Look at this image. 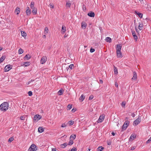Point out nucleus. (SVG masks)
<instances>
[{"label":"nucleus","instance_id":"nucleus-31","mask_svg":"<svg viewBox=\"0 0 151 151\" xmlns=\"http://www.w3.org/2000/svg\"><path fill=\"white\" fill-rule=\"evenodd\" d=\"M73 143V140H72L71 139H70V141H69L68 142V145H72Z\"/></svg>","mask_w":151,"mask_h":151},{"label":"nucleus","instance_id":"nucleus-64","mask_svg":"<svg viewBox=\"0 0 151 151\" xmlns=\"http://www.w3.org/2000/svg\"><path fill=\"white\" fill-rule=\"evenodd\" d=\"M135 30H136V31L137 32H138V29L136 28V27H135Z\"/></svg>","mask_w":151,"mask_h":151},{"label":"nucleus","instance_id":"nucleus-2","mask_svg":"<svg viewBox=\"0 0 151 151\" xmlns=\"http://www.w3.org/2000/svg\"><path fill=\"white\" fill-rule=\"evenodd\" d=\"M37 150V147L34 144H32L29 147L28 151H36Z\"/></svg>","mask_w":151,"mask_h":151},{"label":"nucleus","instance_id":"nucleus-29","mask_svg":"<svg viewBox=\"0 0 151 151\" xmlns=\"http://www.w3.org/2000/svg\"><path fill=\"white\" fill-rule=\"evenodd\" d=\"M104 149V148L102 146L99 147L97 148V150L98 151H101Z\"/></svg>","mask_w":151,"mask_h":151},{"label":"nucleus","instance_id":"nucleus-18","mask_svg":"<svg viewBox=\"0 0 151 151\" xmlns=\"http://www.w3.org/2000/svg\"><path fill=\"white\" fill-rule=\"evenodd\" d=\"M44 131V129L41 127H40L38 128V132L39 133H42Z\"/></svg>","mask_w":151,"mask_h":151},{"label":"nucleus","instance_id":"nucleus-5","mask_svg":"<svg viewBox=\"0 0 151 151\" xmlns=\"http://www.w3.org/2000/svg\"><path fill=\"white\" fill-rule=\"evenodd\" d=\"M12 68V66L10 65H6L4 69V70L5 72H7L9 70Z\"/></svg>","mask_w":151,"mask_h":151},{"label":"nucleus","instance_id":"nucleus-7","mask_svg":"<svg viewBox=\"0 0 151 151\" xmlns=\"http://www.w3.org/2000/svg\"><path fill=\"white\" fill-rule=\"evenodd\" d=\"M132 35L134 37V40H135V41H137L138 39V37L137 35H136L135 32L134 31H132Z\"/></svg>","mask_w":151,"mask_h":151},{"label":"nucleus","instance_id":"nucleus-30","mask_svg":"<svg viewBox=\"0 0 151 151\" xmlns=\"http://www.w3.org/2000/svg\"><path fill=\"white\" fill-rule=\"evenodd\" d=\"M135 137V135L134 134H132L130 137L129 139L130 140V139H131L133 140Z\"/></svg>","mask_w":151,"mask_h":151},{"label":"nucleus","instance_id":"nucleus-8","mask_svg":"<svg viewBox=\"0 0 151 151\" xmlns=\"http://www.w3.org/2000/svg\"><path fill=\"white\" fill-rule=\"evenodd\" d=\"M104 119V117L103 116H100L98 119L97 122L98 123H101L102 122Z\"/></svg>","mask_w":151,"mask_h":151},{"label":"nucleus","instance_id":"nucleus-40","mask_svg":"<svg viewBox=\"0 0 151 151\" xmlns=\"http://www.w3.org/2000/svg\"><path fill=\"white\" fill-rule=\"evenodd\" d=\"M71 3L69 2H67L66 4V6L70 7V6Z\"/></svg>","mask_w":151,"mask_h":151},{"label":"nucleus","instance_id":"nucleus-50","mask_svg":"<svg viewBox=\"0 0 151 151\" xmlns=\"http://www.w3.org/2000/svg\"><path fill=\"white\" fill-rule=\"evenodd\" d=\"M121 105L122 107H124L125 105V103L124 102H122V103Z\"/></svg>","mask_w":151,"mask_h":151},{"label":"nucleus","instance_id":"nucleus-36","mask_svg":"<svg viewBox=\"0 0 151 151\" xmlns=\"http://www.w3.org/2000/svg\"><path fill=\"white\" fill-rule=\"evenodd\" d=\"M23 52V50L21 48H20L19 50L18 53H19V54H22Z\"/></svg>","mask_w":151,"mask_h":151},{"label":"nucleus","instance_id":"nucleus-6","mask_svg":"<svg viewBox=\"0 0 151 151\" xmlns=\"http://www.w3.org/2000/svg\"><path fill=\"white\" fill-rule=\"evenodd\" d=\"M42 117L39 114H36L34 116V120L37 121H38Z\"/></svg>","mask_w":151,"mask_h":151},{"label":"nucleus","instance_id":"nucleus-38","mask_svg":"<svg viewBox=\"0 0 151 151\" xmlns=\"http://www.w3.org/2000/svg\"><path fill=\"white\" fill-rule=\"evenodd\" d=\"M34 3L33 2H32L30 4V7L32 9L34 7Z\"/></svg>","mask_w":151,"mask_h":151},{"label":"nucleus","instance_id":"nucleus-46","mask_svg":"<svg viewBox=\"0 0 151 151\" xmlns=\"http://www.w3.org/2000/svg\"><path fill=\"white\" fill-rule=\"evenodd\" d=\"M62 30H63V32H65L66 30L65 27L62 26Z\"/></svg>","mask_w":151,"mask_h":151},{"label":"nucleus","instance_id":"nucleus-41","mask_svg":"<svg viewBox=\"0 0 151 151\" xmlns=\"http://www.w3.org/2000/svg\"><path fill=\"white\" fill-rule=\"evenodd\" d=\"M127 127V126L124 124L122 127V129H123L125 130Z\"/></svg>","mask_w":151,"mask_h":151},{"label":"nucleus","instance_id":"nucleus-62","mask_svg":"<svg viewBox=\"0 0 151 151\" xmlns=\"http://www.w3.org/2000/svg\"><path fill=\"white\" fill-rule=\"evenodd\" d=\"M107 143L108 145H110L111 144V142H108Z\"/></svg>","mask_w":151,"mask_h":151},{"label":"nucleus","instance_id":"nucleus-54","mask_svg":"<svg viewBox=\"0 0 151 151\" xmlns=\"http://www.w3.org/2000/svg\"><path fill=\"white\" fill-rule=\"evenodd\" d=\"M66 126V125L65 124H62L61 127H64Z\"/></svg>","mask_w":151,"mask_h":151},{"label":"nucleus","instance_id":"nucleus-21","mask_svg":"<svg viewBox=\"0 0 151 151\" xmlns=\"http://www.w3.org/2000/svg\"><path fill=\"white\" fill-rule=\"evenodd\" d=\"M68 145V143L67 142H65L63 144L61 145H60L61 146V148H64L65 147H66Z\"/></svg>","mask_w":151,"mask_h":151},{"label":"nucleus","instance_id":"nucleus-25","mask_svg":"<svg viewBox=\"0 0 151 151\" xmlns=\"http://www.w3.org/2000/svg\"><path fill=\"white\" fill-rule=\"evenodd\" d=\"M85 98V96L83 94H82L80 96L79 98V99L81 101V102H82Z\"/></svg>","mask_w":151,"mask_h":151},{"label":"nucleus","instance_id":"nucleus-28","mask_svg":"<svg viewBox=\"0 0 151 151\" xmlns=\"http://www.w3.org/2000/svg\"><path fill=\"white\" fill-rule=\"evenodd\" d=\"M30 63L29 62H24V64H23L24 65L26 66H27L30 65Z\"/></svg>","mask_w":151,"mask_h":151},{"label":"nucleus","instance_id":"nucleus-61","mask_svg":"<svg viewBox=\"0 0 151 151\" xmlns=\"http://www.w3.org/2000/svg\"><path fill=\"white\" fill-rule=\"evenodd\" d=\"M128 117H126L125 118V120H126V121H128Z\"/></svg>","mask_w":151,"mask_h":151},{"label":"nucleus","instance_id":"nucleus-60","mask_svg":"<svg viewBox=\"0 0 151 151\" xmlns=\"http://www.w3.org/2000/svg\"><path fill=\"white\" fill-rule=\"evenodd\" d=\"M111 134L113 135V136H114L115 135V133L114 132H112L111 133Z\"/></svg>","mask_w":151,"mask_h":151},{"label":"nucleus","instance_id":"nucleus-3","mask_svg":"<svg viewBox=\"0 0 151 151\" xmlns=\"http://www.w3.org/2000/svg\"><path fill=\"white\" fill-rule=\"evenodd\" d=\"M141 116L139 115L138 118L135 120L134 122V125L135 126L137 125L141 122Z\"/></svg>","mask_w":151,"mask_h":151},{"label":"nucleus","instance_id":"nucleus-45","mask_svg":"<svg viewBox=\"0 0 151 151\" xmlns=\"http://www.w3.org/2000/svg\"><path fill=\"white\" fill-rule=\"evenodd\" d=\"M95 51V49L91 48L90 50V52H93Z\"/></svg>","mask_w":151,"mask_h":151},{"label":"nucleus","instance_id":"nucleus-43","mask_svg":"<svg viewBox=\"0 0 151 151\" xmlns=\"http://www.w3.org/2000/svg\"><path fill=\"white\" fill-rule=\"evenodd\" d=\"M70 151H76L77 150H76V148H75V147H73L70 150H69L68 151H70Z\"/></svg>","mask_w":151,"mask_h":151},{"label":"nucleus","instance_id":"nucleus-58","mask_svg":"<svg viewBox=\"0 0 151 151\" xmlns=\"http://www.w3.org/2000/svg\"><path fill=\"white\" fill-rule=\"evenodd\" d=\"M99 81L101 83H103V81L102 80L100 79V80Z\"/></svg>","mask_w":151,"mask_h":151},{"label":"nucleus","instance_id":"nucleus-37","mask_svg":"<svg viewBox=\"0 0 151 151\" xmlns=\"http://www.w3.org/2000/svg\"><path fill=\"white\" fill-rule=\"evenodd\" d=\"M72 108V105L69 104L67 106V109L68 110H70Z\"/></svg>","mask_w":151,"mask_h":151},{"label":"nucleus","instance_id":"nucleus-42","mask_svg":"<svg viewBox=\"0 0 151 151\" xmlns=\"http://www.w3.org/2000/svg\"><path fill=\"white\" fill-rule=\"evenodd\" d=\"M25 116H21L20 117V119H21V120H25Z\"/></svg>","mask_w":151,"mask_h":151},{"label":"nucleus","instance_id":"nucleus-63","mask_svg":"<svg viewBox=\"0 0 151 151\" xmlns=\"http://www.w3.org/2000/svg\"><path fill=\"white\" fill-rule=\"evenodd\" d=\"M42 37L44 38H45L46 37V36L45 35H44Z\"/></svg>","mask_w":151,"mask_h":151},{"label":"nucleus","instance_id":"nucleus-51","mask_svg":"<svg viewBox=\"0 0 151 151\" xmlns=\"http://www.w3.org/2000/svg\"><path fill=\"white\" fill-rule=\"evenodd\" d=\"M136 148L135 146H133L131 147V150H134Z\"/></svg>","mask_w":151,"mask_h":151},{"label":"nucleus","instance_id":"nucleus-33","mask_svg":"<svg viewBox=\"0 0 151 151\" xmlns=\"http://www.w3.org/2000/svg\"><path fill=\"white\" fill-rule=\"evenodd\" d=\"M74 123V122L73 120H70L68 122V123L70 126L73 125Z\"/></svg>","mask_w":151,"mask_h":151},{"label":"nucleus","instance_id":"nucleus-59","mask_svg":"<svg viewBox=\"0 0 151 151\" xmlns=\"http://www.w3.org/2000/svg\"><path fill=\"white\" fill-rule=\"evenodd\" d=\"M135 114H134V113H133V114H132V117H135Z\"/></svg>","mask_w":151,"mask_h":151},{"label":"nucleus","instance_id":"nucleus-32","mask_svg":"<svg viewBox=\"0 0 151 151\" xmlns=\"http://www.w3.org/2000/svg\"><path fill=\"white\" fill-rule=\"evenodd\" d=\"M76 137V134H72L70 137V139H71V138H72L73 139H74Z\"/></svg>","mask_w":151,"mask_h":151},{"label":"nucleus","instance_id":"nucleus-52","mask_svg":"<svg viewBox=\"0 0 151 151\" xmlns=\"http://www.w3.org/2000/svg\"><path fill=\"white\" fill-rule=\"evenodd\" d=\"M151 142V140L150 139V138L147 141L146 143L148 144L150 143Z\"/></svg>","mask_w":151,"mask_h":151},{"label":"nucleus","instance_id":"nucleus-15","mask_svg":"<svg viewBox=\"0 0 151 151\" xmlns=\"http://www.w3.org/2000/svg\"><path fill=\"white\" fill-rule=\"evenodd\" d=\"M74 67L73 64H71L68 67H67L66 68L67 69V70H68L69 69V68H70L71 70H72V69H73V68H74Z\"/></svg>","mask_w":151,"mask_h":151},{"label":"nucleus","instance_id":"nucleus-55","mask_svg":"<svg viewBox=\"0 0 151 151\" xmlns=\"http://www.w3.org/2000/svg\"><path fill=\"white\" fill-rule=\"evenodd\" d=\"M115 86L116 87H118V83L116 82H115Z\"/></svg>","mask_w":151,"mask_h":151},{"label":"nucleus","instance_id":"nucleus-10","mask_svg":"<svg viewBox=\"0 0 151 151\" xmlns=\"http://www.w3.org/2000/svg\"><path fill=\"white\" fill-rule=\"evenodd\" d=\"M133 76L132 78V80H136L137 78V74L136 72L135 71H134L133 73Z\"/></svg>","mask_w":151,"mask_h":151},{"label":"nucleus","instance_id":"nucleus-53","mask_svg":"<svg viewBox=\"0 0 151 151\" xmlns=\"http://www.w3.org/2000/svg\"><path fill=\"white\" fill-rule=\"evenodd\" d=\"M50 7L51 8H54V5L52 4H50Z\"/></svg>","mask_w":151,"mask_h":151},{"label":"nucleus","instance_id":"nucleus-12","mask_svg":"<svg viewBox=\"0 0 151 151\" xmlns=\"http://www.w3.org/2000/svg\"><path fill=\"white\" fill-rule=\"evenodd\" d=\"M143 25L142 22H139V23L138 29H139V30H142Z\"/></svg>","mask_w":151,"mask_h":151},{"label":"nucleus","instance_id":"nucleus-23","mask_svg":"<svg viewBox=\"0 0 151 151\" xmlns=\"http://www.w3.org/2000/svg\"><path fill=\"white\" fill-rule=\"evenodd\" d=\"M63 92L64 91L63 89H60L58 92V94L59 95H61L63 94Z\"/></svg>","mask_w":151,"mask_h":151},{"label":"nucleus","instance_id":"nucleus-1","mask_svg":"<svg viewBox=\"0 0 151 151\" xmlns=\"http://www.w3.org/2000/svg\"><path fill=\"white\" fill-rule=\"evenodd\" d=\"M9 104L6 102H4L0 106V109L1 111H6L8 109Z\"/></svg>","mask_w":151,"mask_h":151},{"label":"nucleus","instance_id":"nucleus-22","mask_svg":"<svg viewBox=\"0 0 151 151\" xmlns=\"http://www.w3.org/2000/svg\"><path fill=\"white\" fill-rule=\"evenodd\" d=\"M32 9V13L33 14L35 15L37 14V9L35 8H33Z\"/></svg>","mask_w":151,"mask_h":151},{"label":"nucleus","instance_id":"nucleus-57","mask_svg":"<svg viewBox=\"0 0 151 151\" xmlns=\"http://www.w3.org/2000/svg\"><path fill=\"white\" fill-rule=\"evenodd\" d=\"M76 111V110L75 109H73L71 111L73 112H75Z\"/></svg>","mask_w":151,"mask_h":151},{"label":"nucleus","instance_id":"nucleus-47","mask_svg":"<svg viewBox=\"0 0 151 151\" xmlns=\"http://www.w3.org/2000/svg\"><path fill=\"white\" fill-rule=\"evenodd\" d=\"M28 94L29 96H32V92L31 91H29L28 92Z\"/></svg>","mask_w":151,"mask_h":151},{"label":"nucleus","instance_id":"nucleus-27","mask_svg":"<svg viewBox=\"0 0 151 151\" xmlns=\"http://www.w3.org/2000/svg\"><path fill=\"white\" fill-rule=\"evenodd\" d=\"M21 32L22 36L23 37H26L27 36V34L25 32L22 31Z\"/></svg>","mask_w":151,"mask_h":151},{"label":"nucleus","instance_id":"nucleus-13","mask_svg":"<svg viewBox=\"0 0 151 151\" xmlns=\"http://www.w3.org/2000/svg\"><path fill=\"white\" fill-rule=\"evenodd\" d=\"M31 56L29 55H26L24 57V60L26 59L27 60H28L30 58Z\"/></svg>","mask_w":151,"mask_h":151},{"label":"nucleus","instance_id":"nucleus-48","mask_svg":"<svg viewBox=\"0 0 151 151\" xmlns=\"http://www.w3.org/2000/svg\"><path fill=\"white\" fill-rule=\"evenodd\" d=\"M83 9V10L85 11L86 9V6L85 5H83L82 6Z\"/></svg>","mask_w":151,"mask_h":151},{"label":"nucleus","instance_id":"nucleus-44","mask_svg":"<svg viewBox=\"0 0 151 151\" xmlns=\"http://www.w3.org/2000/svg\"><path fill=\"white\" fill-rule=\"evenodd\" d=\"M114 70L115 74H117L118 73L117 68H115Z\"/></svg>","mask_w":151,"mask_h":151},{"label":"nucleus","instance_id":"nucleus-24","mask_svg":"<svg viewBox=\"0 0 151 151\" xmlns=\"http://www.w3.org/2000/svg\"><path fill=\"white\" fill-rule=\"evenodd\" d=\"M6 58L5 56H2L0 58V63H2Z\"/></svg>","mask_w":151,"mask_h":151},{"label":"nucleus","instance_id":"nucleus-19","mask_svg":"<svg viewBox=\"0 0 151 151\" xmlns=\"http://www.w3.org/2000/svg\"><path fill=\"white\" fill-rule=\"evenodd\" d=\"M135 13L137 14L138 16L141 18H142L143 16V14L142 13L137 12V11L135 12Z\"/></svg>","mask_w":151,"mask_h":151},{"label":"nucleus","instance_id":"nucleus-39","mask_svg":"<svg viewBox=\"0 0 151 151\" xmlns=\"http://www.w3.org/2000/svg\"><path fill=\"white\" fill-rule=\"evenodd\" d=\"M14 140V138L13 137H11L10 138L9 140H8V142H11L12 141Z\"/></svg>","mask_w":151,"mask_h":151},{"label":"nucleus","instance_id":"nucleus-35","mask_svg":"<svg viewBox=\"0 0 151 151\" xmlns=\"http://www.w3.org/2000/svg\"><path fill=\"white\" fill-rule=\"evenodd\" d=\"M48 32V28L47 27H45V32L44 33L45 34H46Z\"/></svg>","mask_w":151,"mask_h":151},{"label":"nucleus","instance_id":"nucleus-9","mask_svg":"<svg viewBox=\"0 0 151 151\" xmlns=\"http://www.w3.org/2000/svg\"><path fill=\"white\" fill-rule=\"evenodd\" d=\"M26 13L27 15H29L31 13V11L29 9V7L27 8V9L26 11Z\"/></svg>","mask_w":151,"mask_h":151},{"label":"nucleus","instance_id":"nucleus-11","mask_svg":"<svg viewBox=\"0 0 151 151\" xmlns=\"http://www.w3.org/2000/svg\"><path fill=\"white\" fill-rule=\"evenodd\" d=\"M116 54L118 57H121L122 53L121 50H116Z\"/></svg>","mask_w":151,"mask_h":151},{"label":"nucleus","instance_id":"nucleus-34","mask_svg":"<svg viewBox=\"0 0 151 151\" xmlns=\"http://www.w3.org/2000/svg\"><path fill=\"white\" fill-rule=\"evenodd\" d=\"M129 121H126L125 122L124 124H125V126L128 127V126L129 125Z\"/></svg>","mask_w":151,"mask_h":151},{"label":"nucleus","instance_id":"nucleus-14","mask_svg":"<svg viewBox=\"0 0 151 151\" xmlns=\"http://www.w3.org/2000/svg\"><path fill=\"white\" fill-rule=\"evenodd\" d=\"M15 12H17V14L18 15L20 12V8L18 7H17L15 10Z\"/></svg>","mask_w":151,"mask_h":151},{"label":"nucleus","instance_id":"nucleus-4","mask_svg":"<svg viewBox=\"0 0 151 151\" xmlns=\"http://www.w3.org/2000/svg\"><path fill=\"white\" fill-rule=\"evenodd\" d=\"M47 60V58L46 56H43L40 60V63L42 64H43L46 62Z\"/></svg>","mask_w":151,"mask_h":151},{"label":"nucleus","instance_id":"nucleus-20","mask_svg":"<svg viewBox=\"0 0 151 151\" xmlns=\"http://www.w3.org/2000/svg\"><path fill=\"white\" fill-rule=\"evenodd\" d=\"M122 48V46L120 44H118L117 45L116 48V50H121Z\"/></svg>","mask_w":151,"mask_h":151},{"label":"nucleus","instance_id":"nucleus-17","mask_svg":"<svg viewBox=\"0 0 151 151\" xmlns=\"http://www.w3.org/2000/svg\"><path fill=\"white\" fill-rule=\"evenodd\" d=\"M87 26L86 24L84 22H83L81 23L82 28L83 29H85L86 27Z\"/></svg>","mask_w":151,"mask_h":151},{"label":"nucleus","instance_id":"nucleus-56","mask_svg":"<svg viewBox=\"0 0 151 151\" xmlns=\"http://www.w3.org/2000/svg\"><path fill=\"white\" fill-rule=\"evenodd\" d=\"M52 151H56V149L55 148H52Z\"/></svg>","mask_w":151,"mask_h":151},{"label":"nucleus","instance_id":"nucleus-16","mask_svg":"<svg viewBox=\"0 0 151 151\" xmlns=\"http://www.w3.org/2000/svg\"><path fill=\"white\" fill-rule=\"evenodd\" d=\"M88 15L91 17H94L95 16V14L94 12H91L90 13H88Z\"/></svg>","mask_w":151,"mask_h":151},{"label":"nucleus","instance_id":"nucleus-49","mask_svg":"<svg viewBox=\"0 0 151 151\" xmlns=\"http://www.w3.org/2000/svg\"><path fill=\"white\" fill-rule=\"evenodd\" d=\"M93 95H91L89 98V100H91L93 98Z\"/></svg>","mask_w":151,"mask_h":151},{"label":"nucleus","instance_id":"nucleus-26","mask_svg":"<svg viewBox=\"0 0 151 151\" xmlns=\"http://www.w3.org/2000/svg\"><path fill=\"white\" fill-rule=\"evenodd\" d=\"M106 40L107 42H108L109 43L111 42V38L109 37H106Z\"/></svg>","mask_w":151,"mask_h":151}]
</instances>
